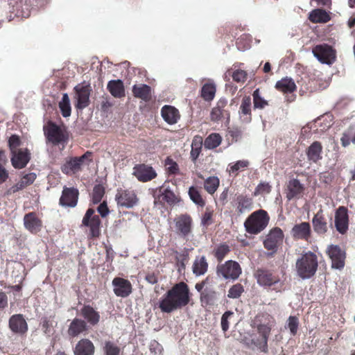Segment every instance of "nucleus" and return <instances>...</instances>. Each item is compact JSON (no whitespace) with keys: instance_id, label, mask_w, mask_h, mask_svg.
<instances>
[{"instance_id":"3","label":"nucleus","mask_w":355,"mask_h":355,"mask_svg":"<svg viewBox=\"0 0 355 355\" xmlns=\"http://www.w3.org/2000/svg\"><path fill=\"white\" fill-rule=\"evenodd\" d=\"M261 323L257 325V331L259 337L252 339V343L262 352L268 350V339L272 327L275 326V319L270 315L266 314L261 316Z\"/></svg>"},{"instance_id":"22","label":"nucleus","mask_w":355,"mask_h":355,"mask_svg":"<svg viewBox=\"0 0 355 355\" xmlns=\"http://www.w3.org/2000/svg\"><path fill=\"white\" fill-rule=\"evenodd\" d=\"M286 198L288 200L300 198L304 191V186L297 179H291L288 183Z\"/></svg>"},{"instance_id":"4","label":"nucleus","mask_w":355,"mask_h":355,"mask_svg":"<svg viewBox=\"0 0 355 355\" xmlns=\"http://www.w3.org/2000/svg\"><path fill=\"white\" fill-rule=\"evenodd\" d=\"M269 216L266 211L259 209L253 212L245 220L244 226L250 234H257L263 231L268 225Z\"/></svg>"},{"instance_id":"54","label":"nucleus","mask_w":355,"mask_h":355,"mask_svg":"<svg viewBox=\"0 0 355 355\" xmlns=\"http://www.w3.org/2000/svg\"><path fill=\"white\" fill-rule=\"evenodd\" d=\"M229 251L230 248L228 245L225 244L220 245L216 248L215 256L219 261H221Z\"/></svg>"},{"instance_id":"45","label":"nucleus","mask_w":355,"mask_h":355,"mask_svg":"<svg viewBox=\"0 0 355 355\" xmlns=\"http://www.w3.org/2000/svg\"><path fill=\"white\" fill-rule=\"evenodd\" d=\"M104 355H120V347L113 341L106 340L103 345Z\"/></svg>"},{"instance_id":"23","label":"nucleus","mask_w":355,"mask_h":355,"mask_svg":"<svg viewBox=\"0 0 355 355\" xmlns=\"http://www.w3.org/2000/svg\"><path fill=\"white\" fill-rule=\"evenodd\" d=\"M291 234L294 239L307 240L311 235V226L309 223L302 222L293 226Z\"/></svg>"},{"instance_id":"41","label":"nucleus","mask_w":355,"mask_h":355,"mask_svg":"<svg viewBox=\"0 0 355 355\" xmlns=\"http://www.w3.org/2000/svg\"><path fill=\"white\" fill-rule=\"evenodd\" d=\"M216 85L214 83L205 84L201 89V96L207 101H212L216 94Z\"/></svg>"},{"instance_id":"5","label":"nucleus","mask_w":355,"mask_h":355,"mask_svg":"<svg viewBox=\"0 0 355 355\" xmlns=\"http://www.w3.org/2000/svg\"><path fill=\"white\" fill-rule=\"evenodd\" d=\"M92 90L90 85L86 83L78 84L74 87V98L76 101L77 109L83 110L89 105Z\"/></svg>"},{"instance_id":"51","label":"nucleus","mask_w":355,"mask_h":355,"mask_svg":"<svg viewBox=\"0 0 355 355\" xmlns=\"http://www.w3.org/2000/svg\"><path fill=\"white\" fill-rule=\"evenodd\" d=\"M104 195V189L100 186H95L93 190L92 200L94 204H98L101 202L103 196Z\"/></svg>"},{"instance_id":"21","label":"nucleus","mask_w":355,"mask_h":355,"mask_svg":"<svg viewBox=\"0 0 355 355\" xmlns=\"http://www.w3.org/2000/svg\"><path fill=\"white\" fill-rule=\"evenodd\" d=\"M94 352L95 347L93 343L87 338L80 340L73 349L74 355H94Z\"/></svg>"},{"instance_id":"38","label":"nucleus","mask_w":355,"mask_h":355,"mask_svg":"<svg viewBox=\"0 0 355 355\" xmlns=\"http://www.w3.org/2000/svg\"><path fill=\"white\" fill-rule=\"evenodd\" d=\"M203 144L202 137L196 135L193 137L191 143V157L193 161H196L199 157Z\"/></svg>"},{"instance_id":"15","label":"nucleus","mask_w":355,"mask_h":355,"mask_svg":"<svg viewBox=\"0 0 355 355\" xmlns=\"http://www.w3.org/2000/svg\"><path fill=\"white\" fill-rule=\"evenodd\" d=\"M88 153L84 154L79 157H73L67 160L61 167L62 171L65 174H74L81 169V166L84 164Z\"/></svg>"},{"instance_id":"35","label":"nucleus","mask_w":355,"mask_h":355,"mask_svg":"<svg viewBox=\"0 0 355 355\" xmlns=\"http://www.w3.org/2000/svg\"><path fill=\"white\" fill-rule=\"evenodd\" d=\"M236 207L239 213L243 214L252 207V199L244 195H239L236 198Z\"/></svg>"},{"instance_id":"52","label":"nucleus","mask_w":355,"mask_h":355,"mask_svg":"<svg viewBox=\"0 0 355 355\" xmlns=\"http://www.w3.org/2000/svg\"><path fill=\"white\" fill-rule=\"evenodd\" d=\"M8 145L11 153L19 150L18 147H19V146L21 145V140L19 137L16 135H12L9 138Z\"/></svg>"},{"instance_id":"63","label":"nucleus","mask_w":355,"mask_h":355,"mask_svg":"<svg viewBox=\"0 0 355 355\" xmlns=\"http://www.w3.org/2000/svg\"><path fill=\"white\" fill-rule=\"evenodd\" d=\"M9 177L8 171L4 166L0 164V184L6 182Z\"/></svg>"},{"instance_id":"62","label":"nucleus","mask_w":355,"mask_h":355,"mask_svg":"<svg viewBox=\"0 0 355 355\" xmlns=\"http://www.w3.org/2000/svg\"><path fill=\"white\" fill-rule=\"evenodd\" d=\"M97 211L103 218L107 216L110 212L105 202H103L98 205Z\"/></svg>"},{"instance_id":"64","label":"nucleus","mask_w":355,"mask_h":355,"mask_svg":"<svg viewBox=\"0 0 355 355\" xmlns=\"http://www.w3.org/2000/svg\"><path fill=\"white\" fill-rule=\"evenodd\" d=\"M216 293L211 291L209 293L203 292L201 294L202 300H206L207 303H209V300L215 297Z\"/></svg>"},{"instance_id":"53","label":"nucleus","mask_w":355,"mask_h":355,"mask_svg":"<svg viewBox=\"0 0 355 355\" xmlns=\"http://www.w3.org/2000/svg\"><path fill=\"white\" fill-rule=\"evenodd\" d=\"M298 324L299 322L297 318L295 316H290L288 318L287 326L292 335H295L297 333Z\"/></svg>"},{"instance_id":"25","label":"nucleus","mask_w":355,"mask_h":355,"mask_svg":"<svg viewBox=\"0 0 355 355\" xmlns=\"http://www.w3.org/2000/svg\"><path fill=\"white\" fill-rule=\"evenodd\" d=\"M80 315L88 324L92 326L96 325L101 318L99 313L89 305H85L81 309Z\"/></svg>"},{"instance_id":"12","label":"nucleus","mask_w":355,"mask_h":355,"mask_svg":"<svg viewBox=\"0 0 355 355\" xmlns=\"http://www.w3.org/2000/svg\"><path fill=\"white\" fill-rule=\"evenodd\" d=\"M177 233L184 238L188 237L192 230V219L188 214H182L174 220Z\"/></svg>"},{"instance_id":"27","label":"nucleus","mask_w":355,"mask_h":355,"mask_svg":"<svg viewBox=\"0 0 355 355\" xmlns=\"http://www.w3.org/2000/svg\"><path fill=\"white\" fill-rule=\"evenodd\" d=\"M24 222L25 227L32 233H37L41 230L42 222L34 213L26 214Z\"/></svg>"},{"instance_id":"34","label":"nucleus","mask_w":355,"mask_h":355,"mask_svg":"<svg viewBox=\"0 0 355 355\" xmlns=\"http://www.w3.org/2000/svg\"><path fill=\"white\" fill-rule=\"evenodd\" d=\"M313 229L318 234H324L327 231V223L322 211L320 210L312 220Z\"/></svg>"},{"instance_id":"28","label":"nucleus","mask_w":355,"mask_h":355,"mask_svg":"<svg viewBox=\"0 0 355 355\" xmlns=\"http://www.w3.org/2000/svg\"><path fill=\"white\" fill-rule=\"evenodd\" d=\"M322 146L319 141H314L306 150V155L309 162L317 163L322 158Z\"/></svg>"},{"instance_id":"55","label":"nucleus","mask_w":355,"mask_h":355,"mask_svg":"<svg viewBox=\"0 0 355 355\" xmlns=\"http://www.w3.org/2000/svg\"><path fill=\"white\" fill-rule=\"evenodd\" d=\"M165 165L167 167L168 172L171 174H176L178 172L179 167L178 164L171 158L165 160Z\"/></svg>"},{"instance_id":"47","label":"nucleus","mask_w":355,"mask_h":355,"mask_svg":"<svg viewBox=\"0 0 355 355\" xmlns=\"http://www.w3.org/2000/svg\"><path fill=\"white\" fill-rule=\"evenodd\" d=\"M189 196L193 202H194L196 205L200 207H203L205 205V202L196 187H191L189 188Z\"/></svg>"},{"instance_id":"50","label":"nucleus","mask_w":355,"mask_h":355,"mask_svg":"<svg viewBox=\"0 0 355 355\" xmlns=\"http://www.w3.org/2000/svg\"><path fill=\"white\" fill-rule=\"evenodd\" d=\"M243 291H244V289L241 284H234L230 288V290L228 291L227 297L230 298H233V299L238 298L241 296V295L243 293Z\"/></svg>"},{"instance_id":"49","label":"nucleus","mask_w":355,"mask_h":355,"mask_svg":"<svg viewBox=\"0 0 355 355\" xmlns=\"http://www.w3.org/2000/svg\"><path fill=\"white\" fill-rule=\"evenodd\" d=\"M252 96L254 108L262 109L268 104L267 101L261 97L259 89L254 91Z\"/></svg>"},{"instance_id":"40","label":"nucleus","mask_w":355,"mask_h":355,"mask_svg":"<svg viewBox=\"0 0 355 355\" xmlns=\"http://www.w3.org/2000/svg\"><path fill=\"white\" fill-rule=\"evenodd\" d=\"M222 141L221 136L218 133L210 134L204 141V146L206 149H214L218 147Z\"/></svg>"},{"instance_id":"43","label":"nucleus","mask_w":355,"mask_h":355,"mask_svg":"<svg viewBox=\"0 0 355 355\" xmlns=\"http://www.w3.org/2000/svg\"><path fill=\"white\" fill-rule=\"evenodd\" d=\"M220 184V180L216 176L207 178L204 182V188L209 194H214Z\"/></svg>"},{"instance_id":"6","label":"nucleus","mask_w":355,"mask_h":355,"mask_svg":"<svg viewBox=\"0 0 355 355\" xmlns=\"http://www.w3.org/2000/svg\"><path fill=\"white\" fill-rule=\"evenodd\" d=\"M312 53L319 62L322 64H331L336 60V51L329 45L323 44L315 46Z\"/></svg>"},{"instance_id":"59","label":"nucleus","mask_w":355,"mask_h":355,"mask_svg":"<svg viewBox=\"0 0 355 355\" xmlns=\"http://www.w3.org/2000/svg\"><path fill=\"white\" fill-rule=\"evenodd\" d=\"M27 186L23 182V180H20L17 183H16L15 185H13L10 189H8L7 193H8V194L15 193L24 189Z\"/></svg>"},{"instance_id":"44","label":"nucleus","mask_w":355,"mask_h":355,"mask_svg":"<svg viewBox=\"0 0 355 355\" xmlns=\"http://www.w3.org/2000/svg\"><path fill=\"white\" fill-rule=\"evenodd\" d=\"M159 199L161 201L166 202L170 205H175L179 201L178 197L167 188L162 189Z\"/></svg>"},{"instance_id":"13","label":"nucleus","mask_w":355,"mask_h":355,"mask_svg":"<svg viewBox=\"0 0 355 355\" xmlns=\"http://www.w3.org/2000/svg\"><path fill=\"white\" fill-rule=\"evenodd\" d=\"M327 253L331 260L332 268L341 269L345 266V253L337 245H331L327 248Z\"/></svg>"},{"instance_id":"26","label":"nucleus","mask_w":355,"mask_h":355,"mask_svg":"<svg viewBox=\"0 0 355 355\" xmlns=\"http://www.w3.org/2000/svg\"><path fill=\"white\" fill-rule=\"evenodd\" d=\"M161 113L164 120L170 125L176 123L180 119L179 111L171 105H164Z\"/></svg>"},{"instance_id":"2","label":"nucleus","mask_w":355,"mask_h":355,"mask_svg":"<svg viewBox=\"0 0 355 355\" xmlns=\"http://www.w3.org/2000/svg\"><path fill=\"white\" fill-rule=\"evenodd\" d=\"M318 266L317 256L310 251L303 254L296 261L297 275L304 279L313 277L317 271Z\"/></svg>"},{"instance_id":"8","label":"nucleus","mask_w":355,"mask_h":355,"mask_svg":"<svg viewBox=\"0 0 355 355\" xmlns=\"http://www.w3.org/2000/svg\"><path fill=\"white\" fill-rule=\"evenodd\" d=\"M241 273L240 265L234 261H227L224 264L217 267V275L225 279L235 280L239 278Z\"/></svg>"},{"instance_id":"1","label":"nucleus","mask_w":355,"mask_h":355,"mask_svg":"<svg viewBox=\"0 0 355 355\" xmlns=\"http://www.w3.org/2000/svg\"><path fill=\"white\" fill-rule=\"evenodd\" d=\"M189 302L187 285L180 282L175 285L160 300L159 307L162 312L171 313L186 306Z\"/></svg>"},{"instance_id":"58","label":"nucleus","mask_w":355,"mask_h":355,"mask_svg":"<svg viewBox=\"0 0 355 355\" xmlns=\"http://www.w3.org/2000/svg\"><path fill=\"white\" fill-rule=\"evenodd\" d=\"M213 213L209 209H206V211L201 218V224L203 226H209L212 223Z\"/></svg>"},{"instance_id":"11","label":"nucleus","mask_w":355,"mask_h":355,"mask_svg":"<svg viewBox=\"0 0 355 355\" xmlns=\"http://www.w3.org/2000/svg\"><path fill=\"white\" fill-rule=\"evenodd\" d=\"M284 233L279 227L272 229L263 241L265 248L273 252L277 250L278 245L282 242Z\"/></svg>"},{"instance_id":"48","label":"nucleus","mask_w":355,"mask_h":355,"mask_svg":"<svg viewBox=\"0 0 355 355\" xmlns=\"http://www.w3.org/2000/svg\"><path fill=\"white\" fill-rule=\"evenodd\" d=\"M271 186L268 182H261L255 188L253 195L257 196H265L268 194L271 191Z\"/></svg>"},{"instance_id":"7","label":"nucleus","mask_w":355,"mask_h":355,"mask_svg":"<svg viewBox=\"0 0 355 355\" xmlns=\"http://www.w3.org/2000/svg\"><path fill=\"white\" fill-rule=\"evenodd\" d=\"M100 225L101 220L94 209H88L83 218L81 226L89 228L91 236L98 237L100 234Z\"/></svg>"},{"instance_id":"31","label":"nucleus","mask_w":355,"mask_h":355,"mask_svg":"<svg viewBox=\"0 0 355 355\" xmlns=\"http://www.w3.org/2000/svg\"><path fill=\"white\" fill-rule=\"evenodd\" d=\"M107 88L110 93L115 98H121L125 96V89L121 80H112L108 82Z\"/></svg>"},{"instance_id":"60","label":"nucleus","mask_w":355,"mask_h":355,"mask_svg":"<svg viewBox=\"0 0 355 355\" xmlns=\"http://www.w3.org/2000/svg\"><path fill=\"white\" fill-rule=\"evenodd\" d=\"M352 137L353 136L352 135V132L349 130L344 132L342 137L340 138L342 146L343 147L348 146L352 142Z\"/></svg>"},{"instance_id":"9","label":"nucleus","mask_w":355,"mask_h":355,"mask_svg":"<svg viewBox=\"0 0 355 355\" xmlns=\"http://www.w3.org/2000/svg\"><path fill=\"white\" fill-rule=\"evenodd\" d=\"M117 205L121 207L130 209L137 205L139 199L134 191L118 189L115 196Z\"/></svg>"},{"instance_id":"10","label":"nucleus","mask_w":355,"mask_h":355,"mask_svg":"<svg viewBox=\"0 0 355 355\" xmlns=\"http://www.w3.org/2000/svg\"><path fill=\"white\" fill-rule=\"evenodd\" d=\"M44 132L47 140L55 145L62 144L67 139L63 130L51 122L44 127Z\"/></svg>"},{"instance_id":"32","label":"nucleus","mask_w":355,"mask_h":355,"mask_svg":"<svg viewBox=\"0 0 355 355\" xmlns=\"http://www.w3.org/2000/svg\"><path fill=\"white\" fill-rule=\"evenodd\" d=\"M296 87L294 80L288 77L282 78L275 84V88L284 94L293 92L296 89Z\"/></svg>"},{"instance_id":"39","label":"nucleus","mask_w":355,"mask_h":355,"mask_svg":"<svg viewBox=\"0 0 355 355\" xmlns=\"http://www.w3.org/2000/svg\"><path fill=\"white\" fill-rule=\"evenodd\" d=\"M227 101L225 98H220L216 106L211 112L210 117L211 121H217L220 120L223 114V109L226 106Z\"/></svg>"},{"instance_id":"14","label":"nucleus","mask_w":355,"mask_h":355,"mask_svg":"<svg viewBox=\"0 0 355 355\" xmlns=\"http://www.w3.org/2000/svg\"><path fill=\"white\" fill-rule=\"evenodd\" d=\"M113 291L114 294L121 297H126L132 293L130 282L121 277H115L112 280Z\"/></svg>"},{"instance_id":"61","label":"nucleus","mask_w":355,"mask_h":355,"mask_svg":"<svg viewBox=\"0 0 355 355\" xmlns=\"http://www.w3.org/2000/svg\"><path fill=\"white\" fill-rule=\"evenodd\" d=\"M37 175L35 173H28L25 174L21 178L26 186L31 184L36 179Z\"/></svg>"},{"instance_id":"36","label":"nucleus","mask_w":355,"mask_h":355,"mask_svg":"<svg viewBox=\"0 0 355 355\" xmlns=\"http://www.w3.org/2000/svg\"><path fill=\"white\" fill-rule=\"evenodd\" d=\"M208 268V263L204 256L197 257L193 263L192 270L195 275L201 276L205 275Z\"/></svg>"},{"instance_id":"18","label":"nucleus","mask_w":355,"mask_h":355,"mask_svg":"<svg viewBox=\"0 0 355 355\" xmlns=\"http://www.w3.org/2000/svg\"><path fill=\"white\" fill-rule=\"evenodd\" d=\"M78 198V191L73 188H64L60 203L63 207H73L76 205Z\"/></svg>"},{"instance_id":"33","label":"nucleus","mask_w":355,"mask_h":355,"mask_svg":"<svg viewBox=\"0 0 355 355\" xmlns=\"http://www.w3.org/2000/svg\"><path fill=\"white\" fill-rule=\"evenodd\" d=\"M134 96L139 98L144 101H148L151 98V88L147 85H135L132 87Z\"/></svg>"},{"instance_id":"16","label":"nucleus","mask_w":355,"mask_h":355,"mask_svg":"<svg viewBox=\"0 0 355 355\" xmlns=\"http://www.w3.org/2000/svg\"><path fill=\"white\" fill-rule=\"evenodd\" d=\"M11 153L12 165L15 168L20 169L24 168L31 159V153L26 148L19 149Z\"/></svg>"},{"instance_id":"17","label":"nucleus","mask_w":355,"mask_h":355,"mask_svg":"<svg viewBox=\"0 0 355 355\" xmlns=\"http://www.w3.org/2000/svg\"><path fill=\"white\" fill-rule=\"evenodd\" d=\"M348 214L345 207H340L335 214V226L338 232L345 234L348 229Z\"/></svg>"},{"instance_id":"46","label":"nucleus","mask_w":355,"mask_h":355,"mask_svg":"<svg viewBox=\"0 0 355 355\" xmlns=\"http://www.w3.org/2000/svg\"><path fill=\"white\" fill-rule=\"evenodd\" d=\"M249 162L248 160H239L234 163H230L227 166V171L230 175H236L238 171L248 167Z\"/></svg>"},{"instance_id":"56","label":"nucleus","mask_w":355,"mask_h":355,"mask_svg":"<svg viewBox=\"0 0 355 355\" xmlns=\"http://www.w3.org/2000/svg\"><path fill=\"white\" fill-rule=\"evenodd\" d=\"M232 315L233 312L228 311L225 312L221 317V328L224 332L227 331L229 329V319Z\"/></svg>"},{"instance_id":"24","label":"nucleus","mask_w":355,"mask_h":355,"mask_svg":"<svg viewBox=\"0 0 355 355\" xmlns=\"http://www.w3.org/2000/svg\"><path fill=\"white\" fill-rule=\"evenodd\" d=\"M9 326L13 332L18 334H24L28 329L27 323L20 314L14 315L10 318Z\"/></svg>"},{"instance_id":"29","label":"nucleus","mask_w":355,"mask_h":355,"mask_svg":"<svg viewBox=\"0 0 355 355\" xmlns=\"http://www.w3.org/2000/svg\"><path fill=\"white\" fill-rule=\"evenodd\" d=\"M239 116L242 121L249 123L251 121V98L245 96L241 102L239 110Z\"/></svg>"},{"instance_id":"42","label":"nucleus","mask_w":355,"mask_h":355,"mask_svg":"<svg viewBox=\"0 0 355 355\" xmlns=\"http://www.w3.org/2000/svg\"><path fill=\"white\" fill-rule=\"evenodd\" d=\"M59 108L60 110L62 116L68 117L71 115V107L70 99L67 93L62 94V99L59 102Z\"/></svg>"},{"instance_id":"37","label":"nucleus","mask_w":355,"mask_h":355,"mask_svg":"<svg viewBox=\"0 0 355 355\" xmlns=\"http://www.w3.org/2000/svg\"><path fill=\"white\" fill-rule=\"evenodd\" d=\"M309 19L313 23H326L329 21L330 17L326 11L318 8L310 12Z\"/></svg>"},{"instance_id":"20","label":"nucleus","mask_w":355,"mask_h":355,"mask_svg":"<svg viewBox=\"0 0 355 355\" xmlns=\"http://www.w3.org/2000/svg\"><path fill=\"white\" fill-rule=\"evenodd\" d=\"M256 277L258 284L261 286H270L277 284L282 285V283L279 282V279L268 270H258L256 272Z\"/></svg>"},{"instance_id":"57","label":"nucleus","mask_w":355,"mask_h":355,"mask_svg":"<svg viewBox=\"0 0 355 355\" xmlns=\"http://www.w3.org/2000/svg\"><path fill=\"white\" fill-rule=\"evenodd\" d=\"M247 73L245 71L237 69L233 72L232 78L234 81L241 83L246 80Z\"/></svg>"},{"instance_id":"19","label":"nucleus","mask_w":355,"mask_h":355,"mask_svg":"<svg viewBox=\"0 0 355 355\" xmlns=\"http://www.w3.org/2000/svg\"><path fill=\"white\" fill-rule=\"evenodd\" d=\"M134 175L141 182H148L156 177V173L151 166L144 164L134 167Z\"/></svg>"},{"instance_id":"30","label":"nucleus","mask_w":355,"mask_h":355,"mask_svg":"<svg viewBox=\"0 0 355 355\" xmlns=\"http://www.w3.org/2000/svg\"><path fill=\"white\" fill-rule=\"evenodd\" d=\"M87 330V325L86 322L79 318H75L69 325L68 334L69 336L75 337Z\"/></svg>"}]
</instances>
